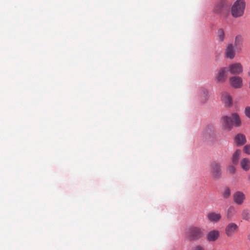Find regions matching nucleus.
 Here are the masks:
<instances>
[{
  "label": "nucleus",
  "instance_id": "nucleus-6",
  "mask_svg": "<svg viewBox=\"0 0 250 250\" xmlns=\"http://www.w3.org/2000/svg\"><path fill=\"white\" fill-rule=\"evenodd\" d=\"M228 72L233 75H239L243 71V67L240 62H234L230 64L227 67Z\"/></svg>",
  "mask_w": 250,
  "mask_h": 250
},
{
  "label": "nucleus",
  "instance_id": "nucleus-24",
  "mask_svg": "<svg viewBox=\"0 0 250 250\" xmlns=\"http://www.w3.org/2000/svg\"><path fill=\"white\" fill-rule=\"evenodd\" d=\"M243 152L247 155H250V144L246 145L244 146Z\"/></svg>",
  "mask_w": 250,
  "mask_h": 250
},
{
  "label": "nucleus",
  "instance_id": "nucleus-1",
  "mask_svg": "<svg viewBox=\"0 0 250 250\" xmlns=\"http://www.w3.org/2000/svg\"><path fill=\"white\" fill-rule=\"evenodd\" d=\"M222 123L225 129L230 130L232 128L233 125L240 126L241 121L239 115L236 113H233L230 116H223L222 118Z\"/></svg>",
  "mask_w": 250,
  "mask_h": 250
},
{
  "label": "nucleus",
  "instance_id": "nucleus-7",
  "mask_svg": "<svg viewBox=\"0 0 250 250\" xmlns=\"http://www.w3.org/2000/svg\"><path fill=\"white\" fill-rule=\"evenodd\" d=\"M239 230L238 225L234 223L228 224L225 228V233L228 237H230L236 233Z\"/></svg>",
  "mask_w": 250,
  "mask_h": 250
},
{
  "label": "nucleus",
  "instance_id": "nucleus-5",
  "mask_svg": "<svg viewBox=\"0 0 250 250\" xmlns=\"http://www.w3.org/2000/svg\"><path fill=\"white\" fill-rule=\"evenodd\" d=\"M229 8L228 0H219L215 4L213 12L220 15H225Z\"/></svg>",
  "mask_w": 250,
  "mask_h": 250
},
{
  "label": "nucleus",
  "instance_id": "nucleus-29",
  "mask_svg": "<svg viewBox=\"0 0 250 250\" xmlns=\"http://www.w3.org/2000/svg\"><path fill=\"white\" fill-rule=\"evenodd\" d=\"M248 75L250 77V70H249L248 73Z\"/></svg>",
  "mask_w": 250,
  "mask_h": 250
},
{
  "label": "nucleus",
  "instance_id": "nucleus-30",
  "mask_svg": "<svg viewBox=\"0 0 250 250\" xmlns=\"http://www.w3.org/2000/svg\"><path fill=\"white\" fill-rule=\"evenodd\" d=\"M249 179L250 180V176L249 177Z\"/></svg>",
  "mask_w": 250,
  "mask_h": 250
},
{
  "label": "nucleus",
  "instance_id": "nucleus-16",
  "mask_svg": "<svg viewBox=\"0 0 250 250\" xmlns=\"http://www.w3.org/2000/svg\"><path fill=\"white\" fill-rule=\"evenodd\" d=\"M221 99L226 106H229L232 105V101L231 96L227 93H224L221 96Z\"/></svg>",
  "mask_w": 250,
  "mask_h": 250
},
{
  "label": "nucleus",
  "instance_id": "nucleus-8",
  "mask_svg": "<svg viewBox=\"0 0 250 250\" xmlns=\"http://www.w3.org/2000/svg\"><path fill=\"white\" fill-rule=\"evenodd\" d=\"M236 50L232 43H228L226 46L225 54L227 58L232 60L235 57Z\"/></svg>",
  "mask_w": 250,
  "mask_h": 250
},
{
  "label": "nucleus",
  "instance_id": "nucleus-28",
  "mask_svg": "<svg viewBox=\"0 0 250 250\" xmlns=\"http://www.w3.org/2000/svg\"><path fill=\"white\" fill-rule=\"evenodd\" d=\"M213 133V130H209V129H206V130H205L204 132V134L205 135V136H207V134H208L209 135H210L211 134H212V133Z\"/></svg>",
  "mask_w": 250,
  "mask_h": 250
},
{
  "label": "nucleus",
  "instance_id": "nucleus-12",
  "mask_svg": "<svg viewBox=\"0 0 250 250\" xmlns=\"http://www.w3.org/2000/svg\"><path fill=\"white\" fill-rule=\"evenodd\" d=\"M245 195L243 192L238 191L233 194L234 202L237 205H242L245 199Z\"/></svg>",
  "mask_w": 250,
  "mask_h": 250
},
{
  "label": "nucleus",
  "instance_id": "nucleus-20",
  "mask_svg": "<svg viewBox=\"0 0 250 250\" xmlns=\"http://www.w3.org/2000/svg\"><path fill=\"white\" fill-rule=\"evenodd\" d=\"M200 96L201 101L203 103L206 102L208 98V91L205 88L202 89L200 92Z\"/></svg>",
  "mask_w": 250,
  "mask_h": 250
},
{
  "label": "nucleus",
  "instance_id": "nucleus-18",
  "mask_svg": "<svg viewBox=\"0 0 250 250\" xmlns=\"http://www.w3.org/2000/svg\"><path fill=\"white\" fill-rule=\"evenodd\" d=\"M241 156V151L240 149H237L233 153L232 156V162L234 165H237L239 162V160Z\"/></svg>",
  "mask_w": 250,
  "mask_h": 250
},
{
  "label": "nucleus",
  "instance_id": "nucleus-2",
  "mask_svg": "<svg viewBox=\"0 0 250 250\" xmlns=\"http://www.w3.org/2000/svg\"><path fill=\"white\" fill-rule=\"evenodd\" d=\"M245 0H237L232 5L231 9L232 16L234 18H238L242 16L245 9Z\"/></svg>",
  "mask_w": 250,
  "mask_h": 250
},
{
  "label": "nucleus",
  "instance_id": "nucleus-11",
  "mask_svg": "<svg viewBox=\"0 0 250 250\" xmlns=\"http://www.w3.org/2000/svg\"><path fill=\"white\" fill-rule=\"evenodd\" d=\"M227 67H223L220 69L216 77V81L218 83H223L225 82L227 78Z\"/></svg>",
  "mask_w": 250,
  "mask_h": 250
},
{
  "label": "nucleus",
  "instance_id": "nucleus-23",
  "mask_svg": "<svg viewBox=\"0 0 250 250\" xmlns=\"http://www.w3.org/2000/svg\"><path fill=\"white\" fill-rule=\"evenodd\" d=\"M230 190L229 188H226L223 192V197L225 199H228L230 195Z\"/></svg>",
  "mask_w": 250,
  "mask_h": 250
},
{
  "label": "nucleus",
  "instance_id": "nucleus-19",
  "mask_svg": "<svg viewBox=\"0 0 250 250\" xmlns=\"http://www.w3.org/2000/svg\"><path fill=\"white\" fill-rule=\"evenodd\" d=\"M236 210L233 206L229 207L227 211V217L229 219H231L236 214Z\"/></svg>",
  "mask_w": 250,
  "mask_h": 250
},
{
  "label": "nucleus",
  "instance_id": "nucleus-10",
  "mask_svg": "<svg viewBox=\"0 0 250 250\" xmlns=\"http://www.w3.org/2000/svg\"><path fill=\"white\" fill-rule=\"evenodd\" d=\"M243 43L244 38L241 35H238L235 36L233 44L238 53H240L242 52L243 48Z\"/></svg>",
  "mask_w": 250,
  "mask_h": 250
},
{
  "label": "nucleus",
  "instance_id": "nucleus-22",
  "mask_svg": "<svg viewBox=\"0 0 250 250\" xmlns=\"http://www.w3.org/2000/svg\"><path fill=\"white\" fill-rule=\"evenodd\" d=\"M242 217L243 219L246 220H249L250 216V213L248 209H244L242 212Z\"/></svg>",
  "mask_w": 250,
  "mask_h": 250
},
{
  "label": "nucleus",
  "instance_id": "nucleus-14",
  "mask_svg": "<svg viewBox=\"0 0 250 250\" xmlns=\"http://www.w3.org/2000/svg\"><path fill=\"white\" fill-rule=\"evenodd\" d=\"M208 220L212 222L216 223L220 221L221 218V215L220 213L215 212H209L207 215Z\"/></svg>",
  "mask_w": 250,
  "mask_h": 250
},
{
  "label": "nucleus",
  "instance_id": "nucleus-27",
  "mask_svg": "<svg viewBox=\"0 0 250 250\" xmlns=\"http://www.w3.org/2000/svg\"><path fill=\"white\" fill-rule=\"evenodd\" d=\"M191 250H205V249L201 245H197L193 247Z\"/></svg>",
  "mask_w": 250,
  "mask_h": 250
},
{
  "label": "nucleus",
  "instance_id": "nucleus-3",
  "mask_svg": "<svg viewBox=\"0 0 250 250\" xmlns=\"http://www.w3.org/2000/svg\"><path fill=\"white\" fill-rule=\"evenodd\" d=\"M203 235V230L199 227H190L186 232L187 238L190 241H196L202 237Z\"/></svg>",
  "mask_w": 250,
  "mask_h": 250
},
{
  "label": "nucleus",
  "instance_id": "nucleus-15",
  "mask_svg": "<svg viewBox=\"0 0 250 250\" xmlns=\"http://www.w3.org/2000/svg\"><path fill=\"white\" fill-rule=\"evenodd\" d=\"M234 140L236 145L239 146L244 145L247 142L245 136L241 133L238 134L235 137Z\"/></svg>",
  "mask_w": 250,
  "mask_h": 250
},
{
  "label": "nucleus",
  "instance_id": "nucleus-17",
  "mask_svg": "<svg viewBox=\"0 0 250 250\" xmlns=\"http://www.w3.org/2000/svg\"><path fill=\"white\" fill-rule=\"evenodd\" d=\"M241 168L247 171L250 169V160L247 158H243L240 161Z\"/></svg>",
  "mask_w": 250,
  "mask_h": 250
},
{
  "label": "nucleus",
  "instance_id": "nucleus-21",
  "mask_svg": "<svg viewBox=\"0 0 250 250\" xmlns=\"http://www.w3.org/2000/svg\"><path fill=\"white\" fill-rule=\"evenodd\" d=\"M217 36L219 42H224L225 40V32L222 28H220L218 30Z\"/></svg>",
  "mask_w": 250,
  "mask_h": 250
},
{
  "label": "nucleus",
  "instance_id": "nucleus-9",
  "mask_svg": "<svg viewBox=\"0 0 250 250\" xmlns=\"http://www.w3.org/2000/svg\"><path fill=\"white\" fill-rule=\"evenodd\" d=\"M230 85L234 88L238 89L243 86V80L239 76H234L229 79Z\"/></svg>",
  "mask_w": 250,
  "mask_h": 250
},
{
  "label": "nucleus",
  "instance_id": "nucleus-4",
  "mask_svg": "<svg viewBox=\"0 0 250 250\" xmlns=\"http://www.w3.org/2000/svg\"><path fill=\"white\" fill-rule=\"evenodd\" d=\"M209 172L213 179L217 180L220 179L222 176L220 164L216 161L212 162L209 167Z\"/></svg>",
  "mask_w": 250,
  "mask_h": 250
},
{
  "label": "nucleus",
  "instance_id": "nucleus-13",
  "mask_svg": "<svg viewBox=\"0 0 250 250\" xmlns=\"http://www.w3.org/2000/svg\"><path fill=\"white\" fill-rule=\"evenodd\" d=\"M220 236V232L217 230H211L207 234V239L208 242H214L217 240Z\"/></svg>",
  "mask_w": 250,
  "mask_h": 250
},
{
  "label": "nucleus",
  "instance_id": "nucleus-25",
  "mask_svg": "<svg viewBox=\"0 0 250 250\" xmlns=\"http://www.w3.org/2000/svg\"><path fill=\"white\" fill-rule=\"evenodd\" d=\"M245 113L246 116L250 119V106L246 107Z\"/></svg>",
  "mask_w": 250,
  "mask_h": 250
},
{
  "label": "nucleus",
  "instance_id": "nucleus-26",
  "mask_svg": "<svg viewBox=\"0 0 250 250\" xmlns=\"http://www.w3.org/2000/svg\"><path fill=\"white\" fill-rule=\"evenodd\" d=\"M229 172L231 174H234L235 172L236 169L234 166H229L228 168Z\"/></svg>",
  "mask_w": 250,
  "mask_h": 250
}]
</instances>
